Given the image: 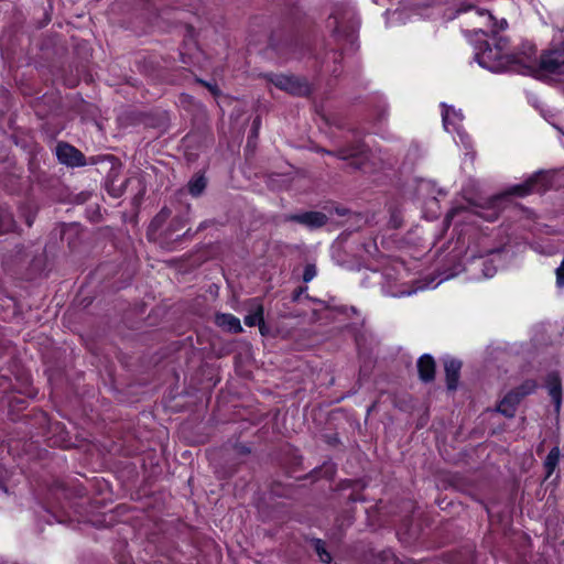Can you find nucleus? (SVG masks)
Wrapping results in <instances>:
<instances>
[{
    "label": "nucleus",
    "mask_w": 564,
    "mask_h": 564,
    "mask_svg": "<svg viewBox=\"0 0 564 564\" xmlns=\"http://www.w3.org/2000/svg\"><path fill=\"white\" fill-rule=\"evenodd\" d=\"M475 44L477 50L475 59L481 67L491 72H520L522 68H531L534 62L535 48L533 46L529 47V52L509 54L499 52V48L491 46L487 40H476Z\"/></svg>",
    "instance_id": "1"
},
{
    "label": "nucleus",
    "mask_w": 564,
    "mask_h": 564,
    "mask_svg": "<svg viewBox=\"0 0 564 564\" xmlns=\"http://www.w3.org/2000/svg\"><path fill=\"white\" fill-rule=\"evenodd\" d=\"M554 178V174L550 171H539L534 173L532 176H530L524 183L514 185L511 187L508 192L495 195L487 199L485 204L476 203L471 199H468L469 204L476 207H480L482 209H487L488 214H481L479 212H476V215L485 218L488 221H494L499 217V214L502 209L501 203L503 199H506L509 195H517V196H527L531 194L532 192H545L552 186V182Z\"/></svg>",
    "instance_id": "2"
},
{
    "label": "nucleus",
    "mask_w": 564,
    "mask_h": 564,
    "mask_svg": "<svg viewBox=\"0 0 564 564\" xmlns=\"http://www.w3.org/2000/svg\"><path fill=\"white\" fill-rule=\"evenodd\" d=\"M56 156L61 164L69 167L85 166L87 163L98 164L99 162L106 161L111 164V167H113L115 164L118 163V159L113 155L91 156L89 162H87L82 151H79L74 145L63 141L58 142L56 145Z\"/></svg>",
    "instance_id": "3"
},
{
    "label": "nucleus",
    "mask_w": 564,
    "mask_h": 564,
    "mask_svg": "<svg viewBox=\"0 0 564 564\" xmlns=\"http://www.w3.org/2000/svg\"><path fill=\"white\" fill-rule=\"evenodd\" d=\"M330 20L334 23L333 35L336 40L354 44L357 40L358 29V22L354 20V13L348 10H337L329 15L328 21Z\"/></svg>",
    "instance_id": "4"
},
{
    "label": "nucleus",
    "mask_w": 564,
    "mask_h": 564,
    "mask_svg": "<svg viewBox=\"0 0 564 564\" xmlns=\"http://www.w3.org/2000/svg\"><path fill=\"white\" fill-rule=\"evenodd\" d=\"M270 46L283 59H300L305 55L306 47L304 42L295 35H272Z\"/></svg>",
    "instance_id": "5"
},
{
    "label": "nucleus",
    "mask_w": 564,
    "mask_h": 564,
    "mask_svg": "<svg viewBox=\"0 0 564 564\" xmlns=\"http://www.w3.org/2000/svg\"><path fill=\"white\" fill-rule=\"evenodd\" d=\"M267 77L275 87L291 95L306 97L312 93L311 85L303 77L284 74H271Z\"/></svg>",
    "instance_id": "6"
},
{
    "label": "nucleus",
    "mask_w": 564,
    "mask_h": 564,
    "mask_svg": "<svg viewBox=\"0 0 564 564\" xmlns=\"http://www.w3.org/2000/svg\"><path fill=\"white\" fill-rule=\"evenodd\" d=\"M186 219L183 216H175L170 221L169 226L159 232V241L160 245L164 248H171L174 242H180L182 239L189 235V229H187L184 234H180V231L185 227Z\"/></svg>",
    "instance_id": "7"
},
{
    "label": "nucleus",
    "mask_w": 564,
    "mask_h": 564,
    "mask_svg": "<svg viewBox=\"0 0 564 564\" xmlns=\"http://www.w3.org/2000/svg\"><path fill=\"white\" fill-rule=\"evenodd\" d=\"M471 12L479 24V29L474 30L475 35L479 33L488 35L489 32L495 35L507 28V21L505 19L498 21L489 11L475 9L471 10Z\"/></svg>",
    "instance_id": "8"
},
{
    "label": "nucleus",
    "mask_w": 564,
    "mask_h": 564,
    "mask_svg": "<svg viewBox=\"0 0 564 564\" xmlns=\"http://www.w3.org/2000/svg\"><path fill=\"white\" fill-rule=\"evenodd\" d=\"M285 221L301 224L310 229H318L328 223V217L322 212H304L301 214H290L284 218Z\"/></svg>",
    "instance_id": "9"
},
{
    "label": "nucleus",
    "mask_w": 564,
    "mask_h": 564,
    "mask_svg": "<svg viewBox=\"0 0 564 564\" xmlns=\"http://www.w3.org/2000/svg\"><path fill=\"white\" fill-rule=\"evenodd\" d=\"M540 68L552 75L564 74V47L543 54L540 58Z\"/></svg>",
    "instance_id": "10"
},
{
    "label": "nucleus",
    "mask_w": 564,
    "mask_h": 564,
    "mask_svg": "<svg viewBox=\"0 0 564 564\" xmlns=\"http://www.w3.org/2000/svg\"><path fill=\"white\" fill-rule=\"evenodd\" d=\"M435 361L432 356L423 355L417 360L419 378L425 382H432L435 379Z\"/></svg>",
    "instance_id": "11"
},
{
    "label": "nucleus",
    "mask_w": 564,
    "mask_h": 564,
    "mask_svg": "<svg viewBox=\"0 0 564 564\" xmlns=\"http://www.w3.org/2000/svg\"><path fill=\"white\" fill-rule=\"evenodd\" d=\"M215 324L228 333L239 334L242 332L240 319L231 314L217 313L215 315Z\"/></svg>",
    "instance_id": "12"
},
{
    "label": "nucleus",
    "mask_w": 564,
    "mask_h": 564,
    "mask_svg": "<svg viewBox=\"0 0 564 564\" xmlns=\"http://www.w3.org/2000/svg\"><path fill=\"white\" fill-rule=\"evenodd\" d=\"M444 368L446 377V387L448 390L454 391L457 389L462 362L459 360L452 359L445 362Z\"/></svg>",
    "instance_id": "13"
},
{
    "label": "nucleus",
    "mask_w": 564,
    "mask_h": 564,
    "mask_svg": "<svg viewBox=\"0 0 564 564\" xmlns=\"http://www.w3.org/2000/svg\"><path fill=\"white\" fill-rule=\"evenodd\" d=\"M172 212L167 207H163L151 220L147 235L149 238H153L154 240H159L158 236L163 225L170 218Z\"/></svg>",
    "instance_id": "14"
},
{
    "label": "nucleus",
    "mask_w": 564,
    "mask_h": 564,
    "mask_svg": "<svg viewBox=\"0 0 564 564\" xmlns=\"http://www.w3.org/2000/svg\"><path fill=\"white\" fill-rule=\"evenodd\" d=\"M368 152V149L362 142H355L349 145L343 147L336 150L335 156L340 160H349L365 155Z\"/></svg>",
    "instance_id": "15"
},
{
    "label": "nucleus",
    "mask_w": 564,
    "mask_h": 564,
    "mask_svg": "<svg viewBox=\"0 0 564 564\" xmlns=\"http://www.w3.org/2000/svg\"><path fill=\"white\" fill-rule=\"evenodd\" d=\"M17 221L9 207L6 205H0V232H14L17 231Z\"/></svg>",
    "instance_id": "16"
},
{
    "label": "nucleus",
    "mask_w": 564,
    "mask_h": 564,
    "mask_svg": "<svg viewBox=\"0 0 564 564\" xmlns=\"http://www.w3.org/2000/svg\"><path fill=\"white\" fill-rule=\"evenodd\" d=\"M306 542L310 543L319 561L324 564H330L333 561L332 554L326 549V542L318 538H306Z\"/></svg>",
    "instance_id": "17"
},
{
    "label": "nucleus",
    "mask_w": 564,
    "mask_h": 564,
    "mask_svg": "<svg viewBox=\"0 0 564 564\" xmlns=\"http://www.w3.org/2000/svg\"><path fill=\"white\" fill-rule=\"evenodd\" d=\"M354 522V517L349 512H343L336 517L333 528V536L340 540L348 527Z\"/></svg>",
    "instance_id": "18"
},
{
    "label": "nucleus",
    "mask_w": 564,
    "mask_h": 564,
    "mask_svg": "<svg viewBox=\"0 0 564 564\" xmlns=\"http://www.w3.org/2000/svg\"><path fill=\"white\" fill-rule=\"evenodd\" d=\"M443 107V124L444 128L449 131L451 126L453 127V130H456V122L462 121L463 115L460 111H456L453 107H449L445 104L442 105Z\"/></svg>",
    "instance_id": "19"
},
{
    "label": "nucleus",
    "mask_w": 564,
    "mask_h": 564,
    "mask_svg": "<svg viewBox=\"0 0 564 564\" xmlns=\"http://www.w3.org/2000/svg\"><path fill=\"white\" fill-rule=\"evenodd\" d=\"M207 186V178L204 174H195L188 182L187 187L191 195L198 197Z\"/></svg>",
    "instance_id": "20"
},
{
    "label": "nucleus",
    "mask_w": 564,
    "mask_h": 564,
    "mask_svg": "<svg viewBox=\"0 0 564 564\" xmlns=\"http://www.w3.org/2000/svg\"><path fill=\"white\" fill-rule=\"evenodd\" d=\"M560 456H561V453H560V448L557 446L553 447L545 460H544V468H545V471H546V477H550L552 475V473L555 470L557 464H558V460H560Z\"/></svg>",
    "instance_id": "21"
},
{
    "label": "nucleus",
    "mask_w": 564,
    "mask_h": 564,
    "mask_svg": "<svg viewBox=\"0 0 564 564\" xmlns=\"http://www.w3.org/2000/svg\"><path fill=\"white\" fill-rule=\"evenodd\" d=\"M263 319V305L254 303L253 311L245 317V324L249 327L259 325Z\"/></svg>",
    "instance_id": "22"
},
{
    "label": "nucleus",
    "mask_w": 564,
    "mask_h": 564,
    "mask_svg": "<svg viewBox=\"0 0 564 564\" xmlns=\"http://www.w3.org/2000/svg\"><path fill=\"white\" fill-rule=\"evenodd\" d=\"M538 388V382L534 379H527L520 386L516 387L513 390L521 398H525L527 395L533 393Z\"/></svg>",
    "instance_id": "23"
},
{
    "label": "nucleus",
    "mask_w": 564,
    "mask_h": 564,
    "mask_svg": "<svg viewBox=\"0 0 564 564\" xmlns=\"http://www.w3.org/2000/svg\"><path fill=\"white\" fill-rule=\"evenodd\" d=\"M497 411L499 413H501L502 415H505L506 417H513L516 415V411H517V408L514 405H512L511 403L507 402V399H502L498 406H497Z\"/></svg>",
    "instance_id": "24"
},
{
    "label": "nucleus",
    "mask_w": 564,
    "mask_h": 564,
    "mask_svg": "<svg viewBox=\"0 0 564 564\" xmlns=\"http://www.w3.org/2000/svg\"><path fill=\"white\" fill-rule=\"evenodd\" d=\"M366 487V484L361 479H344L340 480L338 484V489L345 490V489H364Z\"/></svg>",
    "instance_id": "25"
},
{
    "label": "nucleus",
    "mask_w": 564,
    "mask_h": 564,
    "mask_svg": "<svg viewBox=\"0 0 564 564\" xmlns=\"http://www.w3.org/2000/svg\"><path fill=\"white\" fill-rule=\"evenodd\" d=\"M560 386H562V380H561L558 372L552 371V372L547 373V376L545 378V387L547 388V390H550L551 388L560 387Z\"/></svg>",
    "instance_id": "26"
},
{
    "label": "nucleus",
    "mask_w": 564,
    "mask_h": 564,
    "mask_svg": "<svg viewBox=\"0 0 564 564\" xmlns=\"http://www.w3.org/2000/svg\"><path fill=\"white\" fill-rule=\"evenodd\" d=\"M549 394L552 398V401L555 406V411L558 412L561 409V403H562V386L556 387V388H551L549 390Z\"/></svg>",
    "instance_id": "27"
},
{
    "label": "nucleus",
    "mask_w": 564,
    "mask_h": 564,
    "mask_svg": "<svg viewBox=\"0 0 564 564\" xmlns=\"http://www.w3.org/2000/svg\"><path fill=\"white\" fill-rule=\"evenodd\" d=\"M315 275H316L315 264H313V263L306 264L304 268L303 276H302L303 281L305 283H307V282L312 281Z\"/></svg>",
    "instance_id": "28"
},
{
    "label": "nucleus",
    "mask_w": 564,
    "mask_h": 564,
    "mask_svg": "<svg viewBox=\"0 0 564 564\" xmlns=\"http://www.w3.org/2000/svg\"><path fill=\"white\" fill-rule=\"evenodd\" d=\"M87 217L91 223H99L101 220V213L99 206H95L91 210H87Z\"/></svg>",
    "instance_id": "29"
},
{
    "label": "nucleus",
    "mask_w": 564,
    "mask_h": 564,
    "mask_svg": "<svg viewBox=\"0 0 564 564\" xmlns=\"http://www.w3.org/2000/svg\"><path fill=\"white\" fill-rule=\"evenodd\" d=\"M21 215L24 217V220H25V224L28 225V227H31L35 219V213L32 212L30 208L25 207V208L21 209Z\"/></svg>",
    "instance_id": "30"
},
{
    "label": "nucleus",
    "mask_w": 564,
    "mask_h": 564,
    "mask_svg": "<svg viewBox=\"0 0 564 564\" xmlns=\"http://www.w3.org/2000/svg\"><path fill=\"white\" fill-rule=\"evenodd\" d=\"M505 399H507V402L511 403L512 405H514L516 408L518 406V404L521 402V398L516 393V391L512 389L510 390L505 397Z\"/></svg>",
    "instance_id": "31"
},
{
    "label": "nucleus",
    "mask_w": 564,
    "mask_h": 564,
    "mask_svg": "<svg viewBox=\"0 0 564 564\" xmlns=\"http://www.w3.org/2000/svg\"><path fill=\"white\" fill-rule=\"evenodd\" d=\"M507 45H508V40L506 37H499V39H497L494 46H495V48H499V52L506 53Z\"/></svg>",
    "instance_id": "32"
},
{
    "label": "nucleus",
    "mask_w": 564,
    "mask_h": 564,
    "mask_svg": "<svg viewBox=\"0 0 564 564\" xmlns=\"http://www.w3.org/2000/svg\"><path fill=\"white\" fill-rule=\"evenodd\" d=\"M496 268L491 265L489 262L484 263V270L482 273L485 276L490 278L495 274Z\"/></svg>",
    "instance_id": "33"
},
{
    "label": "nucleus",
    "mask_w": 564,
    "mask_h": 564,
    "mask_svg": "<svg viewBox=\"0 0 564 564\" xmlns=\"http://www.w3.org/2000/svg\"><path fill=\"white\" fill-rule=\"evenodd\" d=\"M306 289L305 288H296L293 293H292V301L293 302H297L302 295V293L305 291Z\"/></svg>",
    "instance_id": "34"
},
{
    "label": "nucleus",
    "mask_w": 564,
    "mask_h": 564,
    "mask_svg": "<svg viewBox=\"0 0 564 564\" xmlns=\"http://www.w3.org/2000/svg\"><path fill=\"white\" fill-rule=\"evenodd\" d=\"M349 502L365 501V497L361 494L352 492L348 497Z\"/></svg>",
    "instance_id": "35"
},
{
    "label": "nucleus",
    "mask_w": 564,
    "mask_h": 564,
    "mask_svg": "<svg viewBox=\"0 0 564 564\" xmlns=\"http://www.w3.org/2000/svg\"><path fill=\"white\" fill-rule=\"evenodd\" d=\"M258 326H259L260 334L262 336L270 335V328L265 325L264 319H262Z\"/></svg>",
    "instance_id": "36"
},
{
    "label": "nucleus",
    "mask_w": 564,
    "mask_h": 564,
    "mask_svg": "<svg viewBox=\"0 0 564 564\" xmlns=\"http://www.w3.org/2000/svg\"><path fill=\"white\" fill-rule=\"evenodd\" d=\"M236 451L239 455H248L250 454V448L243 444H238L236 446Z\"/></svg>",
    "instance_id": "37"
},
{
    "label": "nucleus",
    "mask_w": 564,
    "mask_h": 564,
    "mask_svg": "<svg viewBox=\"0 0 564 564\" xmlns=\"http://www.w3.org/2000/svg\"><path fill=\"white\" fill-rule=\"evenodd\" d=\"M327 443L330 444V445H337L339 444V437L337 434L335 435H332V436H327Z\"/></svg>",
    "instance_id": "38"
},
{
    "label": "nucleus",
    "mask_w": 564,
    "mask_h": 564,
    "mask_svg": "<svg viewBox=\"0 0 564 564\" xmlns=\"http://www.w3.org/2000/svg\"><path fill=\"white\" fill-rule=\"evenodd\" d=\"M335 212L338 216H346L349 213V210L345 207H336Z\"/></svg>",
    "instance_id": "39"
},
{
    "label": "nucleus",
    "mask_w": 564,
    "mask_h": 564,
    "mask_svg": "<svg viewBox=\"0 0 564 564\" xmlns=\"http://www.w3.org/2000/svg\"><path fill=\"white\" fill-rule=\"evenodd\" d=\"M349 166H351L354 170H359L362 166V163L351 162Z\"/></svg>",
    "instance_id": "40"
},
{
    "label": "nucleus",
    "mask_w": 564,
    "mask_h": 564,
    "mask_svg": "<svg viewBox=\"0 0 564 564\" xmlns=\"http://www.w3.org/2000/svg\"><path fill=\"white\" fill-rule=\"evenodd\" d=\"M322 467L314 468L310 475L305 476V479L310 478V476L316 475L321 471Z\"/></svg>",
    "instance_id": "41"
},
{
    "label": "nucleus",
    "mask_w": 564,
    "mask_h": 564,
    "mask_svg": "<svg viewBox=\"0 0 564 564\" xmlns=\"http://www.w3.org/2000/svg\"><path fill=\"white\" fill-rule=\"evenodd\" d=\"M319 151L325 153V154H329V155H334V156H335V153H336V151H329V150H325V149H321Z\"/></svg>",
    "instance_id": "42"
},
{
    "label": "nucleus",
    "mask_w": 564,
    "mask_h": 564,
    "mask_svg": "<svg viewBox=\"0 0 564 564\" xmlns=\"http://www.w3.org/2000/svg\"><path fill=\"white\" fill-rule=\"evenodd\" d=\"M206 87H208L214 94H216V89L213 88L212 85L207 84V83H204L202 82Z\"/></svg>",
    "instance_id": "43"
},
{
    "label": "nucleus",
    "mask_w": 564,
    "mask_h": 564,
    "mask_svg": "<svg viewBox=\"0 0 564 564\" xmlns=\"http://www.w3.org/2000/svg\"><path fill=\"white\" fill-rule=\"evenodd\" d=\"M52 517H53L57 522H59V523H61V522H63V520L57 519L55 514H52Z\"/></svg>",
    "instance_id": "44"
},
{
    "label": "nucleus",
    "mask_w": 564,
    "mask_h": 564,
    "mask_svg": "<svg viewBox=\"0 0 564 564\" xmlns=\"http://www.w3.org/2000/svg\"><path fill=\"white\" fill-rule=\"evenodd\" d=\"M253 126H254V128L259 127L258 119H256V120L253 121Z\"/></svg>",
    "instance_id": "45"
},
{
    "label": "nucleus",
    "mask_w": 564,
    "mask_h": 564,
    "mask_svg": "<svg viewBox=\"0 0 564 564\" xmlns=\"http://www.w3.org/2000/svg\"><path fill=\"white\" fill-rule=\"evenodd\" d=\"M0 488L7 491V488L0 484Z\"/></svg>",
    "instance_id": "46"
}]
</instances>
